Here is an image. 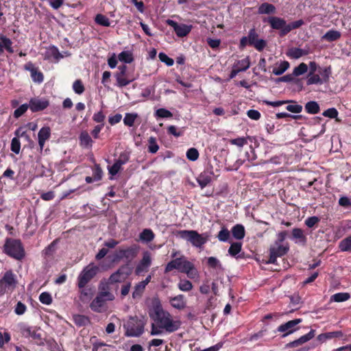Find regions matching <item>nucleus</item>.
Here are the masks:
<instances>
[{"label": "nucleus", "mask_w": 351, "mask_h": 351, "mask_svg": "<svg viewBox=\"0 0 351 351\" xmlns=\"http://www.w3.org/2000/svg\"><path fill=\"white\" fill-rule=\"evenodd\" d=\"M160 324V327L168 332L176 331L181 325L180 321H174L171 319V315L165 311L161 306H157L154 308V316L152 317Z\"/></svg>", "instance_id": "nucleus-1"}, {"label": "nucleus", "mask_w": 351, "mask_h": 351, "mask_svg": "<svg viewBox=\"0 0 351 351\" xmlns=\"http://www.w3.org/2000/svg\"><path fill=\"white\" fill-rule=\"evenodd\" d=\"M173 269H178L180 272L186 274L189 278H193L197 274L193 264L187 261L183 256L168 263L165 267V272L168 273Z\"/></svg>", "instance_id": "nucleus-2"}, {"label": "nucleus", "mask_w": 351, "mask_h": 351, "mask_svg": "<svg viewBox=\"0 0 351 351\" xmlns=\"http://www.w3.org/2000/svg\"><path fill=\"white\" fill-rule=\"evenodd\" d=\"M3 252L13 258L21 261L25 256V251L19 240L6 239L3 245Z\"/></svg>", "instance_id": "nucleus-3"}, {"label": "nucleus", "mask_w": 351, "mask_h": 351, "mask_svg": "<svg viewBox=\"0 0 351 351\" xmlns=\"http://www.w3.org/2000/svg\"><path fill=\"white\" fill-rule=\"evenodd\" d=\"M178 235L196 247H201L208 240L207 234H199L195 230H180Z\"/></svg>", "instance_id": "nucleus-4"}, {"label": "nucleus", "mask_w": 351, "mask_h": 351, "mask_svg": "<svg viewBox=\"0 0 351 351\" xmlns=\"http://www.w3.org/2000/svg\"><path fill=\"white\" fill-rule=\"evenodd\" d=\"M145 322L137 317H131L125 324V335L128 337H138L144 331Z\"/></svg>", "instance_id": "nucleus-5"}, {"label": "nucleus", "mask_w": 351, "mask_h": 351, "mask_svg": "<svg viewBox=\"0 0 351 351\" xmlns=\"http://www.w3.org/2000/svg\"><path fill=\"white\" fill-rule=\"evenodd\" d=\"M99 271V267L93 265L86 266L78 276L77 286L80 289L84 287L96 276Z\"/></svg>", "instance_id": "nucleus-6"}, {"label": "nucleus", "mask_w": 351, "mask_h": 351, "mask_svg": "<svg viewBox=\"0 0 351 351\" xmlns=\"http://www.w3.org/2000/svg\"><path fill=\"white\" fill-rule=\"evenodd\" d=\"M289 245H282V243H274L269 248V263H275L278 257H281L286 254L289 251Z\"/></svg>", "instance_id": "nucleus-7"}, {"label": "nucleus", "mask_w": 351, "mask_h": 351, "mask_svg": "<svg viewBox=\"0 0 351 351\" xmlns=\"http://www.w3.org/2000/svg\"><path fill=\"white\" fill-rule=\"evenodd\" d=\"M131 274V269L128 265L121 266L119 269L110 275L109 282L111 284L123 282Z\"/></svg>", "instance_id": "nucleus-8"}, {"label": "nucleus", "mask_w": 351, "mask_h": 351, "mask_svg": "<svg viewBox=\"0 0 351 351\" xmlns=\"http://www.w3.org/2000/svg\"><path fill=\"white\" fill-rule=\"evenodd\" d=\"M264 21H267L272 29L280 30V36H284L287 34H282L287 27V22L283 19L277 16H269L267 20L265 19Z\"/></svg>", "instance_id": "nucleus-9"}, {"label": "nucleus", "mask_w": 351, "mask_h": 351, "mask_svg": "<svg viewBox=\"0 0 351 351\" xmlns=\"http://www.w3.org/2000/svg\"><path fill=\"white\" fill-rule=\"evenodd\" d=\"M107 301L110 300L106 299V295L98 293L96 298L91 302L90 307L93 311L101 313L104 311V308Z\"/></svg>", "instance_id": "nucleus-10"}, {"label": "nucleus", "mask_w": 351, "mask_h": 351, "mask_svg": "<svg viewBox=\"0 0 351 351\" xmlns=\"http://www.w3.org/2000/svg\"><path fill=\"white\" fill-rule=\"evenodd\" d=\"M118 69L119 72L115 75L117 86L119 87L125 86L132 82V80H128L126 78V65H120Z\"/></svg>", "instance_id": "nucleus-11"}, {"label": "nucleus", "mask_w": 351, "mask_h": 351, "mask_svg": "<svg viewBox=\"0 0 351 351\" xmlns=\"http://www.w3.org/2000/svg\"><path fill=\"white\" fill-rule=\"evenodd\" d=\"M24 69L31 73V77L34 82L41 83L43 81V75L40 72L34 64L29 62L24 65Z\"/></svg>", "instance_id": "nucleus-12"}, {"label": "nucleus", "mask_w": 351, "mask_h": 351, "mask_svg": "<svg viewBox=\"0 0 351 351\" xmlns=\"http://www.w3.org/2000/svg\"><path fill=\"white\" fill-rule=\"evenodd\" d=\"M29 106L32 112H38L45 109L49 106V101L46 99L33 98L30 99Z\"/></svg>", "instance_id": "nucleus-13"}, {"label": "nucleus", "mask_w": 351, "mask_h": 351, "mask_svg": "<svg viewBox=\"0 0 351 351\" xmlns=\"http://www.w3.org/2000/svg\"><path fill=\"white\" fill-rule=\"evenodd\" d=\"M111 282H109V279L106 280H101L99 285V293L106 295V299L109 300H114L115 297L110 291V285Z\"/></svg>", "instance_id": "nucleus-14"}, {"label": "nucleus", "mask_w": 351, "mask_h": 351, "mask_svg": "<svg viewBox=\"0 0 351 351\" xmlns=\"http://www.w3.org/2000/svg\"><path fill=\"white\" fill-rule=\"evenodd\" d=\"M315 330H311V331L305 335L300 337L298 339L291 341L287 344V347L288 348H294L297 347L302 343L307 342L315 337Z\"/></svg>", "instance_id": "nucleus-15"}, {"label": "nucleus", "mask_w": 351, "mask_h": 351, "mask_svg": "<svg viewBox=\"0 0 351 351\" xmlns=\"http://www.w3.org/2000/svg\"><path fill=\"white\" fill-rule=\"evenodd\" d=\"M51 135V130L49 127H43L42 128L38 134V145L40 146V149H43L44 147L45 143L47 140H48Z\"/></svg>", "instance_id": "nucleus-16"}, {"label": "nucleus", "mask_w": 351, "mask_h": 351, "mask_svg": "<svg viewBox=\"0 0 351 351\" xmlns=\"http://www.w3.org/2000/svg\"><path fill=\"white\" fill-rule=\"evenodd\" d=\"M302 322L301 319H295L293 320H291L287 322V323L280 325L278 327V331L280 332H285L287 330H289L288 332L285 334L283 337L287 336V335L293 332L294 331L293 327L295 326L297 324H300Z\"/></svg>", "instance_id": "nucleus-17"}, {"label": "nucleus", "mask_w": 351, "mask_h": 351, "mask_svg": "<svg viewBox=\"0 0 351 351\" xmlns=\"http://www.w3.org/2000/svg\"><path fill=\"white\" fill-rule=\"evenodd\" d=\"M171 305L178 310L184 309L186 306V302L183 295H178L169 298Z\"/></svg>", "instance_id": "nucleus-18"}, {"label": "nucleus", "mask_w": 351, "mask_h": 351, "mask_svg": "<svg viewBox=\"0 0 351 351\" xmlns=\"http://www.w3.org/2000/svg\"><path fill=\"white\" fill-rule=\"evenodd\" d=\"M1 281L6 284L8 289L10 290H12L16 285V280L14 278V275L12 272V271H8L5 273Z\"/></svg>", "instance_id": "nucleus-19"}, {"label": "nucleus", "mask_w": 351, "mask_h": 351, "mask_svg": "<svg viewBox=\"0 0 351 351\" xmlns=\"http://www.w3.org/2000/svg\"><path fill=\"white\" fill-rule=\"evenodd\" d=\"M151 265V257L148 253H145L143 255L140 264L136 268V274H140L141 272L147 270V269Z\"/></svg>", "instance_id": "nucleus-20"}, {"label": "nucleus", "mask_w": 351, "mask_h": 351, "mask_svg": "<svg viewBox=\"0 0 351 351\" xmlns=\"http://www.w3.org/2000/svg\"><path fill=\"white\" fill-rule=\"evenodd\" d=\"M136 248L131 247L125 250H119L117 254V258H126L127 259L133 258L136 256Z\"/></svg>", "instance_id": "nucleus-21"}, {"label": "nucleus", "mask_w": 351, "mask_h": 351, "mask_svg": "<svg viewBox=\"0 0 351 351\" xmlns=\"http://www.w3.org/2000/svg\"><path fill=\"white\" fill-rule=\"evenodd\" d=\"M343 332L339 330L320 334L317 336V339L321 343H324L327 339L332 338H341L343 337Z\"/></svg>", "instance_id": "nucleus-22"}, {"label": "nucleus", "mask_w": 351, "mask_h": 351, "mask_svg": "<svg viewBox=\"0 0 351 351\" xmlns=\"http://www.w3.org/2000/svg\"><path fill=\"white\" fill-rule=\"evenodd\" d=\"M80 145L84 147H91L93 145V140L86 131H83L80 134Z\"/></svg>", "instance_id": "nucleus-23"}, {"label": "nucleus", "mask_w": 351, "mask_h": 351, "mask_svg": "<svg viewBox=\"0 0 351 351\" xmlns=\"http://www.w3.org/2000/svg\"><path fill=\"white\" fill-rule=\"evenodd\" d=\"M21 333L25 337H32L34 339H40V335L37 333V331L35 330H32V328L28 326H23L21 328Z\"/></svg>", "instance_id": "nucleus-24"}, {"label": "nucleus", "mask_w": 351, "mask_h": 351, "mask_svg": "<svg viewBox=\"0 0 351 351\" xmlns=\"http://www.w3.org/2000/svg\"><path fill=\"white\" fill-rule=\"evenodd\" d=\"M341 37L340 32L337 30H329L323 36L322 39L328 42L337 40Z\"/></svg>", "instance_id": "nucleus-25"}, {"label": "nucleus", "mask_w": 351, "mask_h": 351, "mask_svg": "<svg viewBox=\"0 0 351 351\" xmlns=\"http://www.w3.org/2000/svg\"><path fill=\"white\" fill-rule=\"evenodd\" d=\"M192 29V25L180 24L176 29L175 32L178 37H184L189 34Z\"/></svg>", "instance_id": "nucleus-26"}, {"label": "nucleus", "mask_w": 351, "mask_h": 351, "mask_svg": "<svg viewBox=\"0 0 351 351\" xmlns=\"http://www.w3.org/2000/svg\"><path fill=\"white\" fill-rule=\"evenodd\" d=\"M276 12V8L274 5L264 3H262L258 8L259 14H274Z\"/></svg>", "instance_id": "nucleus-27"}, {"label": "nucleus", "mask_w": 351, "mask_h": 351, "mask_svg": "<svg viewBox=\"0 0 351 351\" xmlns=\"http://www.w3.org/2000/svg\"><path fill=\"white\" fill-rule=\"evenodd\" d=\"M232 233L236 239H242L245 237L244 227L241 224H237L232 228Z\"/></svg>", "instance_id": "nucleus-28"}, {"label": "nucleus", "mask_w": 351, "mask_h": 351, "mask_svg": "<svg viewBox=\"0 0 351 351\" xmlns=\"http://www.w3.org/2000/svg\"><path fill=\"white\" fill-rule=\"evenodd\" d=\"M289 101L287 104L286 109L293 113H300L302 110V106L298 104L295 101L293 100H287Z\"/></svg>", "instance_id": "nucleus-29"}, {"label": "nucleus", "mask_w": 351, "mask_h": 351, "mask_svg": "<svg viewBox=\"0 0 351 351\" xmlns=\"http://www.w3.org/2000/svg\"><path fill=\"white\" fill-rule=\"evenodd\" d=\"M305 110L309 114H317L319 112V104L314 101H308L305 105Z\"/></svg>", "instance_id": "nucleus-30"}, {"label": "nucleus", "mask_w": 351, "mask_h": 351, "mask_svg": "<svg viewBox=\"0 0 351 351\" xmlns=\"http://www.w3.org/2000/svg\"><path fill=\"white\" fill-rule=\"evenodd\" d=\"M308 54V51L300 48H292L287 55L293 58L298 59Z\"/></svg>", "instance_id": "nucleus-31"}, {"label": "nucleus", "mask_w": 351, "mask_h": 351, "mask_svg": "<svg viewBox=\"0 0 351 351\" xmlns=\"http://www.w3.org/2000/svg\"><path fill=\"white\" fill-rule=\"evenodd\" d=\"M250 66V62L249 57H246L245 58L237 61V63L234 64V68H238L241 71H246Z\"/></svg>", "instance_id": "nucleus-32"}, {"label": "nucleus", "mask_w": 351, "mask_h": 351, "mask_svg": "<svg viewBox=\"0 0 351 351\" xmlns=\"http://www.w3.org/2000/svg\"><path fill=\"white\" fill-rule=\"evenodd\" d=\"M75 324L78 326H86L90 323L88 317L82 315H75L73 317Z\"/></svg>", "instance_id": "nucleus-33"}, {"label": "nucleus", "mask_w": 351, "mask_h": 351, "mask_svg": "<svg viewBox=\"0 0 351 351\" xmlns=\"http://www.w3.org/2000/svg\"><path fill=\"white\" fill-rule=\"evenodd\" d=\"M140 239L143 241L150 242L154 238V234L150 229H145L140 234Z\"/></svg>", "instance_id": "nucleus-34"}, {"label": "nucleus", "mask_w": 351, "mask_h": 351, "mask_svg": "<svg viewBox=\"0 0 351 351\" xmlns=\"http://www.w3.org/2000/svg\"><path fill=\"white\" fill-rule=\"evenodd\" d=\"M289 67V63L287 61H282L278 67L273 69L272 73L276 75H280L285 72Z\"/></svg>", "instance_id": "nucleus-35"}, {"label": "nucleus", "mask_w": 351, "mask_h": 351, "mask_svg": "<svg viewBox=\"0 0 351 351\" xmlns=\"http://www.w3.org/2000/svg\"><path fill=\"white\" fill-rule=\"evenodd\" d=\"M350 295L348 293H338L332 295L330 298V301L336 302H341L348 300Z\"/></svg>", "instance_id": "nucleus-36"}, {"label": "nucleus", "mask_w": 351, "mask_h": 351, "mask_svg": "<svg viewBox=\"0 0 351 351\" xmlns=\"http://www.w3.org/2000/svg\"><path fill=\"white\" fill-rule=\"evenodd\" d=\"M211 181V177L206 173H201L197 178V182L201 188H204Z\"/></svg>", "instance_id": "nucleus-37"}, {"label": "nucleus", "mask_w": 351, "mask_h": 351, "mask_svg": "<svg viewBox=\"0 0 351 351\" xmlns=\"http://www.w3.org/2000/svg\"><path fill=\"white\" fill-rule=\"evenodd\" d=\"M119 60L125 63H131L133 60L132 53L128 51H122L119 54Z\"/></svg>", "instance_id": "nucleus-38"}, {"label": "nucleus", "mask_w": 351, "mask_h": 351, "mask_svg": "<svg viewBox=\"0 0 351 351\" xmlns=\"http://www.w3.org/2000/svg\"><path fill=\"white\" fill-rule=\"evenodd\" d=\"M207 263H208V265L211 267V268H213V269H218L221 271H223V268L221 264V263L219 262V261L215 258V257H213V256H210L209 258H208V260H207Z\"/></svg>", "instance_id": "nucleus-39"}, {"label": "nucleus", "mask_w": 351, "mask_h": 351, "mask_svg": "<svg viewBox=\"0 0 351 351\" xmlns=\"http://www.w3.org/2000/svg\"><path fill=\"white\" fill-rule=\"evenodd\" d=\"M0 40L3 45V48H5L9 53H12L14 52L12 47V42L10 38L3 35H0Z\"/></svg>", "instance_id": "nucleus-40"}, {"label": "nucleus", "mask_w": 351, "mask_h": 351, "mask_svg": "<svg viewBox=\"0 0 351 351\" xmlns=\"http://www.w3.org/2000/svg\"><path fill=\"white\" fill-rule=\"evenodd\" d=\"M242 244L240 242H235L231 244L228 250V253L232 256H235L241 250Z\"/></svg>", "instance_id": "nucleus-41"}, {"label": "nucleus", "mask_w": 351, "mask_h": 351, "mask_svg": "<svg viewBox=\"0 0 351 351\" xmlns=\"http://www.w3.org/2000/svg\"><path fill=\"white\" fill-rule=\"evenodd\" d=\"M95 20V22L100 25L104 27H109L110 25L109 19L101 14H97Z\"/></svg>", "instance_id": "nucleus-42"}, {"label": "nucleus", "mask_w": 351, "mask_h": 351, "mask_svg": "<svg viewBox=\"0 0 351 351\" xmlns=\"http://www.w3.org/2000/svg\"><path fill=\"white\" fill-rule=\"evenodd\" d=\"M138 114L136 113H127L123 119V122L125 125L132 127L137 118Z\"/></svg>", "instance_id": "nucleus-43"}, {"label": "nucleus", "mask_w": 351, "mask_h": 351, "mask_svg": "<svg viewBox=\"0 0 351 351\" xmlns=\"http://www.w3.org/2000/svg\"><path fill=\"white\" fill-rule=\"evenodd\" d=\"M308 70V66L302 62V63H300L298 66H296L293 71V77L295 76H299V75H301L304 73H305Z\"/></svg>", "instance_id": "nucleus-44"}, {"label": "nucleus", "mask_w": 351, "mask_h": 351, "mask_svg": "<svg viewBox=\"0 0 351 351\" xmlns=\"http://www.w3.org/2000/svg\"><path fill=\"white\" fill-rule=\"evenodd\" d=\"M148 151L152 154H155L158 152L159 149V146L156 143V139L155 137L151 136L148 140Z\"/></svg>", "instance_id": "nucleus-45"}, {"label": "nucleus", "mask_w": 351, "mask_h": 351, "mask_svg": "<svg viewBox=\"0 0 351 351\" xmlns=\"http://www.w3.org/2000/svg\"><path fill=\"white\" fill-rule=\"evenodd\" d=\"M339 249L342 252H346L351 250V236L343 239L339 243Z\"/></svg>", "instance_id": "nucleus-46"}, {"label": "nucleus", "mask_w": 351, "mask_h": 351, "mask_svg": "<svg viewBox=\"0 0 351 351\" xmlns=\"http://www.w3.org/2000/svg\"><path fill=\"white\" fill-rule=\"evenodd\" d=\"M145 287L146 286L142 282H140L136 285L134 287V290L132 293V297L134 298L141 297V294L145 289Z\"/></svg>", "instance_id": "nucleus-47"}, {"label": "nucleus", "mask_w": 351, "mask_h": 351, "mask_svg": "<svg viewBox=\"0 0 351 351\" xmlns=\"http://www.w3.org/2000/svg\"><path fill=\"white\" fill-rule=\"evenodd\" d=\"M304 24V21L302 20L295 21L291 23L287 24V28L284 30L282 34H288L292 29H297L300 27L301 25Z\"/></svg>", "instance_id": "nucleus-48"}, {"label": "nucleus", "mask_w": 351, "mask_h": 351, "mask_svg": "<svg viewBox=\"0 0 351 351\" xmlns=\"http://www.w3.org/2000/svg\"><path fill=\"white\" fill-rule=\"evenodd\" d=\"M178 288L182 291H189L193 289V285L189 280H181L178 284Z\"/></svg>", "instance_id": "nucleus-49"}, {"label": "nucleus", "mask_w": 351, "mask_h": 351, "mask_svg": "<svg viewBox=\"0 0 351 351\" xmlns=\"http://www.w3.org/2000/svg\"><path fill=\"white\" fill-rule=\"evenodd\" d=\"M186 157L191 161H195L199 157V152L195 148H190L186 152Z\"/></svg>", "instance_id": "nucleus-50"}, {"label": "nucleus", "mask_w": 351, "mask_h": 351, "mask_svg": "<svg viewBox=\"0 0 351 351\" xmlns=\"http://www.w3.org/2000/svg\"><path fill=\"white\" fill-rule=\"evenodd\" d=\"M39 300L41 303L49 305L52 302V298L47 292L42 293L39 296Z\"/></svg>", "instance_id": "nucleus-51"}, {"label": "nucleus", "mask_w": 351, "mask_h": 351, "mask_svg": "<svg viewBox=\"0 0 351 351\" xmlns=\"http://www.w3.org/2000/svg\"><path fill=\"white\" fill-rule=\"evenodd\" d=\"M230 237V232L227 228H223L219 232L217 238L221 241H227Z\"/></svg>", "instance_id": "nucleus-52"}, {"label": "nucleus", "mask_w": 351, "mask_h": 351, "mask_svg": "<svg viewBox=\"0 0 351 351\" xmlns=\"http://www.w3.org/2000/svg\"><path fill=\"white\" fill-rule=\"evenodd\" d=\"M159 60L165 63L167 66H172L174 63V61L172 58H169L167 55H166L165 53H160L158 55Z\"/></svg>", "instance_id": "nucleus-53"}, {"label": "nucleus", "mask_w": 351, "mask_h": 351, "mask_svg": "<svg viewBox=\"0 0 351 351\" xmlns=\"http://www.w3.org/2000/svg\"><path fill=\"white\" fill-rule=\"evenodd\" d=\"M29 107V106L26 104L21 105L20 107H19L17 109L14 110V117L15 118L20 117L27 111Z\"/></svg>", "instance_id": "nucleus-54"}, {"label": "nucleus", "mask_w": 351, "mask_h": 351, "mask_svg": "<svg viewBox=\"0 0 351 351\" xmlns=\"http://www.w3.org/2000/svg\"><path fill=\"white\" fill-rule=\"evenodd\" d=\"M73 88L75 93L79 95L82 94L84 91V86L82 84L81 80H77L74 82L73 84Z\"/></svg>", "instance_id": "nucleus-55"}, {"label": "nucleus", "mask_w": 351, "mask_h": 351, "mask_svg": "<svg viewBox=\"0 0 351 351\" xmlns=\"http://www.w3.org/2000/svg\"><path fill=\"white\" fill-rule=\"evenodd\" d=\"M21 149V143L17 138H13L11 142V150L15 154H19Z\"/></svg>", "instance_id": "nucleus-56"}, {"label": "nucleus", "mask_w": 351, "mask_h": 351, "mask_svg": "<svg viewBox=\"0 0 351 351\" xmlns=\"http://www.w3.org/2000/svg\"><path fill=\"white\" fill-rule=\"evenodd\" d=\"M156 116L162 118L171 117L173 115L169 110L165 108H160L157 110L156 112Z\"/></svg>", "instance_id": "nucleus-57"}, {"label": "nucleus", "mask_w": 351, "mask_h": 351, "mask_svg": "<svg viewBox=\"0 0 351 351\" xmlns=\"http://www.w3.org/2000/svg\"><path fill=\"white\" fill-rule=\"evenodd\" d=\"M258 35L256 33L254 29H250L248 34V43L250 45H253V44L258 39Z\"/></svg>", "instance_id": "nucleus-58"}, {"label": "nucleus", "mask_w": 351, "mask_h": 351, "mask_svg": "<svg viewBox=\"0 0 351 351\" xmlns=\"http://www.w3.org/2000/svg\"><path fill=\"white\" fill-rule=\"evenodd\" d=\"M323 116L331 119L337 118L338 112L335 108H328L323 112Z\"/></svg>", "instance_id": "nucleus-59"}, {"label": "nucleus", "mask_w": 351, "mask_h": 351, "mask_svg": "<svg viewBox=\"0 0 351 351\" xmlns=\"http://www.w3.org/2000/svg\"><path fill=\"white\" fill-rule=\"evenodd\" d=\"M319 221V219L318 217L313 216L308 217L305 221V225L308 228H313L315 225H316Z\"/></svg>", "instance_id": "nucleus-60"}, {"label": "nucleus", "mask_w": 351, "mask_h": 351, "mask_svg": "<svg viewBox=\"0 0 351 351\" xmlns=\"http://www.w3.org/2000/svg\"><path fill=\"white\" fill-rule=\"evenodd\" d=\"M292 235L295 239H299L303 241H305L306 239L303 231L300 228H293L292 230Z\"/></svg>", "instance_id": "nucleus-61"}, {"label": "nucleus", "mask_w": 351, "mask_h": 351, "mask_svg": "<svg viewBox=\"0 0 351 351\" xmlns=\"http://www.w3.org/2000/svg\"><path fill=\"white\" fill-rule=\"evenodd\" d=\"M308 78L307 80V84L308 85H311V84H322V80H321V78L319 77V76L318 75H308Z\"/></svg>", "instance_id": "nucleus-62"}, {"label": "nucleus", "mask_w": 351, "mask_h": 351, "mask_svg": "<svg viewBox=\"0 0 351 351\" xmlns=\"http://www.w3.org/2000/svg\"><path fill=\"white\" fill-rule=\"evenodd\" d=\"M129 160V154L128 153H121L119 158L115 161L121 167Z\"/></svg>", "instance_id": "nucleus-63"}, {"label": "nucleus", "mask_w": 351, "mask_h": 351, "mask_svg": "<svg viewBox=\"0 0 351 351\" xmlns=\"http://www.w3.org/2000/svg\"><path fill=\"white\" fill-rule=\"evenodd\" d=\"M26 311V306L21 302H18L14 309V312L16 315H23Z\"/></svg>", "instance_id": "nucleus-64"}]
</instances>
